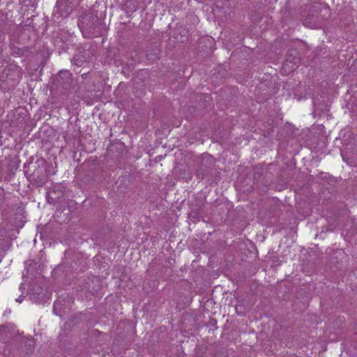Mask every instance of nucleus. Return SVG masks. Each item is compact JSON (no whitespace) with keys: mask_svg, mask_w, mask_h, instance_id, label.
Masks as SVG:
<instances>
[{"mask_svg":"<svg viewBox=\"0 0 357 357\" xmlns=\"http://www.w3.org/2000/svg\"><path fill=\"white\" fill-rule=\"evenodd\" d=\"M23 298L24 297L22 296H20L18 298H16V301L21 303L22 301Z\"/></svg>","mask_w":357,"mask_h":357,"instance_id":"12","label":"nucleus"},{"mask_svg":"<svg viewBox=\"0 0 357 357\" xmlns=\"http://www.w3.org/2000/svg\"><path fill=\"white\" fill-rule=\"evenodd\" d=\"M58 305V303H55L54 305V309L56 308V305Z\"/></svg>","mask_w":357,"mask_h":357,"instance_id":"14","label":"nucleus"},{"mask_svg":"<svg viewBox=\"0 0 357 357\" xmlns=\"http://www.w3.org/2000/svg\"><path fill=\"white\" fill-rule=\"evenodd\" d=\"M18 230L8 228L6 222H3L0 226V247L3 250H8L12 240L17 238Z\"/></svg>","mask_w":357,"mask_h":357,"instance_id":"2","label":"nucleus"},{"mask_svg":"<svg viewBox=\"0 0 357 357\" xmlns=\"http://www.w3.org/2000/svg\"><path fill=\"white\" fill-rule=\"evenodd\" d=\"M212 159V157L211 155L208 154V153H204L202 155V160H211Z\"/></svg>","mask_w":357,"mask_h":357,"instance_id":"10","label":"nucleus"},{"mask_svg":"<svg viewBox=\"0 0 357 357\" xmlns=\"http://www.w3.org/2000/svg\"><path fill=\"white\" fill-rule=\"evenodd\" d=\"M13 326L11 324H6L0 326V340H3L10 335Z\"/></svg>","mask_w":357,"mask_h":357,"instance_id":"5","label":"nucleus"},{"mask_svg":"<svg viewBox=\"0 0 357 357\" xmlns=\"http://www.w3.org/2000/svg\"><path fill=\"white\" fill-rule=\"evenodd\" d=\"M242 305H237L235 307L236 312L238 315H244L245 312L243 310H242Z\"/></svg>","mask_w":357,"mask_h":357,"instance_id":"9","label":"nucleus"},{"mask_svg":"<svg viewBox=\"0 0 357 357\" xmlns=\"http://www.w3.org/2000/svg\"><path fill=\"white\" fill-rule=\"evenodd\" d=\"M195 357H208V356H204L203 353L197 352Z\"/></svg>","mask_w":357,"mask_h":357,"instance_id":"11","label":"nucleus"},{"mask_svg":"<svg viewBox=\"0 0 357 357\" xmlns=\"http://www.w3.org/2000/svg\"><path fill=\"white\" fill-rule=\"evenodd\" d=\"M26 353L28 354H32L35 348V342L33 340H28L26 343Z\"/></svg>","mask_w":357,"mask_h":357,"instance_id":"6","label":"nucleus"},{"mask_svg":"<svg viewBox=\"0 0 357 357\" xmlns=\"http://www.w3.org/2000/svg\"><path fill=\"white\" fill-rule=\"evenodd\" d=\"M25 264L27 266V273H32L33 270L36 268L38 265V263L35 262V260L26 261Z\"/></svg>","mask_w":357,"mask_h":357,"instance_id":"7","label":"nucleus"},{"mask_svg":"<svg viewBox=\"0 0 357 357\" xmlns=\"http://www.w3.org/2000/svg\"><path fill=\"white\" fill-rule=\"evenodd\" d=\"M92 24L89 26V28L92 29L93 31H96L98 25L100 24V22L98 17H92Z\"/></svg>","mask_w":357,"mask_h":357,"instance_id":"8","label":"nucleus"},{"mask_svg":"<svg viewBox=\"0 0 357 357\" xmlns=\"http://www.w3.org/2000/svg\"><path fill=\"white\" fill-rule=\"evenodd\" d=\"M29 294L30 299L36 303H43L49 298V293L42 286L41 280H35L30 283Z\"/></svg>","mask_w":357,"mask_h":357,"instance_id":"1","label":"nucleus"},{"mask_svg":"<svg viewBox=\"0 0 357 357\" xmlns=\"http://www.w3.org/2000/svg\"><path fill=\"white\" fill-rule=\"evenodd\" d=\"M61 188V185H56L47 192L46 197L50 204H55L58 199L63 196V192Z\"/></svg>","mask_w":357,"mask_h":357,"instance_id":"4","label":"nucleus"},{"mask_svg":"<svg viewBox=\"0 0 357 357\" xmlns=\"http://www.w3.org/2000/svg\"><path fill=\"white\" fill-rule=\"evenodd\" d=\"M294 65H295V64L294 63V64L291 66V68L292 70H294V69H295V68H294Z\"/></svg>","mask_w":357,"mask_h":357,"instance_id":"13","label":"nucleus"},{"mask_svg":"<svg viewBox=\"0 0 357 357\" xmlns=\"http://www.w3.org/2000/svg\"><path fill=\"white\" fill-rule=\"evenodd\" d=\"M75 0H57L56 8L61 16L67 17L74 6Z\"/></svg>","mask_w":357,"mask_h":357,"instance_id":"3","label":"nucleus"}]
</instances>
